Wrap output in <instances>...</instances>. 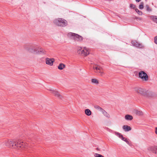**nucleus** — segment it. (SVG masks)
Segmentation results:
<instances>
[{
	"instance_id": "obj_1",
	"label": "nucleus",
	"mask_w": 157,
	"mask_h": 157,
	"mask_svg": "<svg viewBox=\"0 0 157 157\" xmlns=\"http://www.w3.org/2000/svg\"><path fill=\"white\" fill-rule=\"evenodd\" d=\"M53 22L56 25L64 27L67 25V21L64 19L61 18L56 19Z\"/></svg>"
},
{
	"instance_id": "obj_2",
	"label": "nucleus",
	"mask_w": 157,
	"mask_h": 157,
	"mask_svg": "<svg viewBox=\"0 0 157 157\" xmlns=\"http://www.w3.org/2000/svg\"><path fill=\"white\" fill-rule=\"evenodd\" d=\"M135 91L142 95L146 96L148 95L149 91L139 87H136L134 88Z\"/></svg>"
},
{
	"instance_id": "obj_3",
	"label": "nucleus",
	"mask_w": 157,
	"mask_h": 157,
	"mask_svg": "<svg viewBox=\"0 0 157 157\" xmlns=\"http://www.w3.org/2000/svg\"><path fill=\"white\" fill-rule=\"evenodd\" d=\"M68 36L71 39H73L78 41H80L83 40V37L76 34L70 33L68 34Z\"/></svg>"
},
{
	"instance_id": "obj_4",
	"label": "nucleus",
	"mask_w": 157,
	"mask_h": 157,
	"mask_svg": "<svg viewBox=\"0 0 157 157\" xmlns=\"http://www.w3.org/2000/svg\"><path fill=\"white\" fill-rule=\"evenodd\" d=\"M93 68L95 72L99 74V75L102 76L104 75L103 68L98 65H95L93 66Z\"/></svg>"
},
{
	"instance_id": "obj_5",
	"label": "nucleus",
	"mask_w": 157,
	"mask_h": 157,
	"mask_svg": "<svg viewBox=\"0 0 157 157\" xmlns=\"http://www.w3.org/2000/svg\"><path fill=\"white\" fill-rule=\"evenodd\" d=\"M78 53L82 56H87L89 54V49L86 47H84L83 49L82 50L81 48H78L77 51Z\"/></svg>"
},
{
	"instance_id": "obj_6",
	"label": "nucleus",
	"mask_w": 157,
	"mask_h": 157,
	"mask_svg": "<svg viewBox=\"0 0 157 157\" xmlns=\"http://www.w3.org/2000/svg\"><path fill=\"white\" fill-rule=\"evenodd\" d=\"M139 77L143 81H147L148 80V77L147 74L144 71H140L139 73Z\"/></svg>"
},
{
	"instance_id": "obj_7",
	"label": "nucleus",
	"mask_w": 157,
	"mask_h": 157,
	"mask_svg": "<svg viewBox=\"0 0 157 157\" xmlns=\"http://www.w3.org/2000/svg\"><path fill=\"white\" fill-rule=\"evenodd\" d=\"M131 43L133 46H134L136 47L140 48L143 47V45L142 44L137 42L136 40L132 41Z\"/></svg>"
},
{
	"instance_id": "obj_8",
	"label": "nucleus",
	"mask_w": 157,
	"mask_h": 157,
	"mask_svg": "<svg viewBox=\"0 0 157 157\" xmlns=\"http://www.w3.org/2000/svg\"><path fill=\"white\" fill-rule=\"evenodd\" d=\"M115 135L117 136L119 138H121L122 140L128 144H129V141L125 137H123V136L121 135V134L118 132H116L115 133Z\"/></svg>"
},
{
	"instance_id": "obj_9",
	"label": "nucleus",
	"mask_w": 157,
	"mask_h": 157,
	"mask_svg": "<svg viewBox=\"0 0 157 157\" xmlns=\"http://www.w3.org/2000/svg\"><path fill=\"white\" fill-rule=\"evenodd\" d=\"M18 145L16 140L14 139L10 141V146L11 145L13 148H16L17 146L21 147V146Z\"/></svg>"
},
{
	"instance_id": "obj_10",
	"label": "nucleus",
	"mask_w": 157,
	"mask_h": 157,
	"mask_svg": "<svg viewBox=\"0 0 157 157\" xmlns=\"http://www.w3.org/2000/svg\"><path fill=\"white\" fill-rule=\"evenodd\" d=\"M54 61V59L53 58L49 59L47 58L46 59V63L47 64L50 66H52L53 64V63Z\"/></svg>"
},
{
	"instance_id": "obj_11",
	"label": "nucleus",
	"mask_w": 157,
	"mask_h": 157,
	"mask_svg": "<svg viewBox=\"0 0 157 157\" xmlns=\"http://www.w3.org/2000/svg\"><path fill=\"white\" fill-rule=\"evenodd\" d=\"M122 128L125 132H128L131 130V128L130 127L127 125H124L123 126Z\"/></svg>"
},
{
	"instance_id": "obj_12",
	"label": "nucleus",
	"mask_w": 157,
	"mask_h": 157,
	"mask_svg": "<svg viewBox=\"0 0 157 157\" xmlns=\"http://www.w3.org/2000/svg\"><path fill=\"white\" fill-rule=\"evenodd\" d=\"M40 50L37 51L35 49H34L33 51V52L36 54H41L44 53L45 52V51L43 49L40 48Z\"/></svg>"
},
{
	"instance_id": "obj_13",
	"label": "nucleus",
	"mask_w": 157,
	"mask_h": 157,
	"mask_svg": "<svg viewBox=\"0 0 157 157\" xmlns=\"http://www.w3.org/2000/svg\"><path fill=\"white\" fill-rule=\"evenodd\" d=\"M52 91V93L55 95L56 96L59 97L60 98H62V96L60 95L58 92L55 90Z\"/></svg>"
},
{
	"instance_id": "obj_14",
	"label": "nucleus",
	"mask_w": 157,
	"mask_h": 157,
	"mask_svg": "<svg viewBox=\"0 0 157 157\" xmlns=\"http://www.w3.org/2000/svg\"><path fill=\"white\" fill-rule=\"evenodd\" d=\"M65 67V65L63 63H60L58 66V69L60 70H63Z\"/></svg>"
},
{
	"instance_id": "obj_15",
	"label": "nucleus",
	"mask_w": 157,
	"mask_h": 157,
	"mask_svg": "<svg viewBox=\"0 0 157 157\" xmlns=\"http://www.w3.org/2000/svg\"><path fill=\"white\" fill-rule=\"evenodd\" d=\"M125 118L127 120H131L133 119L132 116L129 115H126L125 116Z\"/></svg>"
},
{
	"instance_id": "obj_16",
	"label": "nucleus",
	"mask_w": 157,
	"mask_h": 157,
	"mask_svg": "<svg viewBox=\"0 0 157 157\" xmlns=\"http://www.w3.org/2000/svg\"><path fill=\"white\" fill-rule=\"evenodd\" d=\"M91 82L92 83L95 84L96 85L98 84H99L98 81L97 79H92L91 80Z\"/></svg>"
},
{
	"instance_id": "obj_17",
	"label": "nucleus",
	"mask_w": 157,
	"mask_h": 157,
	"mask_svg": "<svg viewBox=\"0 0 157 157\" xmlns=\"http://www.w3.org/2000/svg\"><path fill=\"white\" fill-rule=\"evenodd\" d=\"M150 18L154 22L157 23V17L155 16H150Z\"/></svg>"
},
{
	"instance_id": "obj_18",
	"label": "nucleus",
	"mask_w": 157,
	"mask_h": 157,
	"mask_svg": "<svg viewBox=\"0 0 157 157\" xmlns=\"http://www.w3.org/2000/svg\"><path fill=\"white\" fill-rule=\"evenodd\" d=\"M85 114L87 116H89L91 115V112L89 109H86L85 111Z\"/></svg>"
},
{
	"instance_id": "obj_19",
	"label": "nucleus",
	"mask_w": 157,
	"mask_h": 157,
	"mask_svg": "<svg viewBox=\"0 0 157 157\" xmlns=\"http://www.w3.org/2000/svg\"><path fill=\"white\" fill-rule=\"evenodd\" d=\"M145 8H146V10L148 12H151L152 11L151 8L148 5H146Z\"/></svg>"
},
{
	"instance_id": "obj_20",
	"label": "nucleus",
	"mask_w": 157,
	"mask_h": 157,
	"mask_svg": "<svg viewBox=\"0 0 157 157\" xmlns=\"http://www.w3.org/2000/svg\"><path fill=\"white\" fill-rule=\"evenodd\" d=\"M135 10L139 15H142L143 14V12L139 10L138 9L136 8Z\"/></svg>"
},
{
	"instance_id": "obj_21",
	"label": "nucleus",
	"mask_w": 157,
	"mask_h": 157,
	"mask_svg": "<svg viewBox=\"0 0 157 157\" xmlns=\"http://www.w3.org/2000/svg\"><path fill=\"white\" fill-rule=\"evenodd\" d=\"M94 156L95 157H104L102 155L96 153L94 154Z\"/></svg>"
},
{
	"instance_id": "obj_22",
	"label": "nucleus",
	"mask_w": 157,
	"mask_h": 157,
	"mask_svg": "<svg viewBox=\"0 0 157 157\" xmlns=\"http://www.w3.org/2000/svg\"><path fill=\"white\" fill-rule=\"evenodd\" d=\"M94 108L98 110H99L100 111V110H101V109H102V108H101V107H100L98 105H95L94 106Z\"/></svg>"
},
{
	"instance_id": "obj_23",
	"label": "nucleus",
	"mask_w": 157,
	"mask_h": 157,
	"mask_svg": "<svg viewBox=\"0 0 157 157\" xmlns=\"http://www.w3.org/2000/svg\"><path fill=\"white\" fill-rule=\"evenodd\" d=\"M144 8V3L143 2L140 3L139 6V9L140 10H142Z\"/></svg>"
},
{
	"instance_id": "obj_24",
	"label": "nucleus",
	"mask_w": 157,
	"mask_h": 157,
	"mask_svg": "<svg viewBox=\"0 0 157 157\" xmlns=\"http://www.w3.org/2000/svg\"><path fill=\"white\" fill-rule=\"evenodd\" d=\"M17 144H18V145L21 146V147L17 146V147H21L24 144L23 142H21V141H19L18 142H17Z\"/></svg>"
},
{
	"instance_id": "obj_25",
	"label": "nucleus",
	"mask_w": 157,
	"mask_h": 157,
	"mask_svg": "<svg viewBox=\"0 0 157 157\" xmlns=\"http://www.w3.org/2000/svg\"><path fill=\"white\" fill-rule=\"evenodd\" d=\"M136 114L139 115H142V112L139 110H136Z\"/></svg>"
},
{
	"instance_id": "obj_26",
	"label": "nucleus",
	"mask_w": 157,
	"mask_h": 157,
	"mask_svg": "<svg viewBox=\"0 0 157 157\" xmlns=\"http://www.w3.org/2000/svg\"><path fill=\"white\" fill-rule=\"evenodd\" d=\"M103 115L106 117L109 118L110 117V115L109 114H108L107 112H105L104 114H103Z\"/></svg>"
},
{
	"instance_id": "obj_27",
	"label": "nucleus",
	"mask_w": 157,
	"mask_h": 157,
	"mask_svg": "<svg viewBox=\"0 0 157 157\" xmlns=\"http://www.w3.org/2000/svg\"><path fill=\"white\" fill-rule=\"evenodd\" d=\"M135 18L137 20L141 21L142 20V18L141 17H135Z\"/></svg>"
},
{
	"instance_id": "obj_28",
	"label": "nucleus",
	"mask_w": 157,
	"mask_h": 157,
	"mask_svg": "<svg viewBox=\"0 0 157 157\" xmlns=\"http://www.w3.org/2000/svg\"><path fill=\"white\" fill-rule=\"evenodd\" d=\"M130 6L131 8H132L133 9L135 8L136 7L135 5L133 4H130Z\"/></svg>"
},
{
	"instance_id": "obj_29",
	"label": "nucleus",
	"mask_w": 157,
	"mask_h": 157,
	"mask_svg": "<svg viewBox=\"0 0 157 157\" xmlns=\"http://www.w3.org/2000/svg\"><path fill=\"white\" fill-rule=\"evenodd\" d=\"M154 42L156 44H157V36L155 37Z\"/></svg>"
},
{
	"instance_id": "obj_30",
	"label": "nucleus",
	"mask_w": 157,
	"mask_h": 157,
	"mask_svg": "<svg viewBox=\"0 0 157 157\" xmlns=\"http://www.w3.org/2000/svg\"><path fill=\"white\" fill-rule=\"evenodd\" d=\"M100 111L102 112V113L104 114L105 113L106 111L102 108L101 109V110H100Z\"/></svg>"
},
{
	"instance_id": "obj_31",
	"label": "nucleus",
	"mask_w": 157,
	"mask_h": 157,
	"mask_svg": "<svg viewBox=\"0 0 157 157\" xmlns=\"http://www.w3.org/2000/svg\"><path fill=\"white\" fill-rule=\"evenodd\" d=\"M7 143H6V145L7 146H9V140H8L7 142Z\"/></svg>"
},
{
	"instance_id": "obj_32",
	"label": "nucleus",
	"mask_w": 157,
	"mask_h": 157,
	"mask_svg": "<svg viewBox=\"0 0 157 157\" xmlns=\"http://www.w3.org/2000/svg\"><path fill=\"white\" fill-rule=\"evenodd\" d=\"M155 134L157 135V127L155 128Z\"/></svg>"
},
{
	"instance_id": "obj_33",
	"label": "nucleus",
	"mask_w": 157,
	"mask_h": 157,
	"mask_svg": "<svg viewBox=\"0 0 157 157\" xmlns=\"http://www.w3.org/2000/svg\"><path fill=\"white\" fill-rule=\"evenodd\" d=\"M141 0H136V2H139Z\"/></svg>"
}]
</instances>
